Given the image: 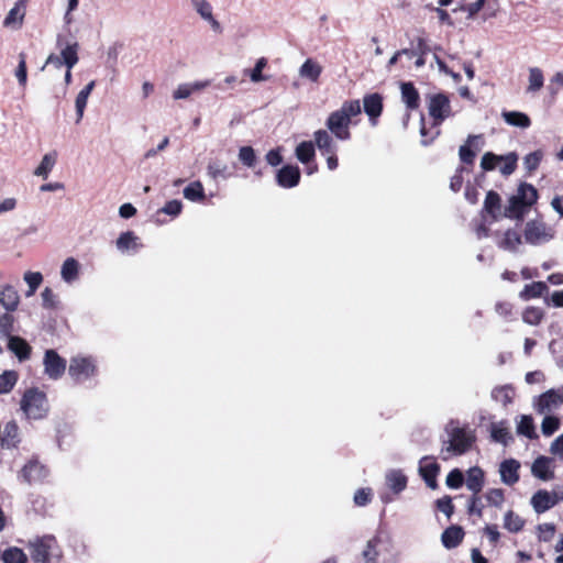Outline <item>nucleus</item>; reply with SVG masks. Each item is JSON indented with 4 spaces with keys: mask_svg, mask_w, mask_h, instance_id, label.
I'll return each instance as SVG.
<instances>
[{
    "mask_svg": "<svg viewBox=\"0 0 563 563\" xmlns=\"http://www.w3.org/2000/svg\"><path fill=\"white\" fill-rule=\"evenodd\" d=\"M543 317V310L538 307H527L522 312V321L529 325H538Z\"/></svg>",
    "mask_w": 563,
    "mask_h": 563,
    "instance_id": "37998d69",
    "label": "nucleus"
},
{
    "mask_svg": "<svg viewBox=\"0 0 563 563\" xmlns=\"http://www.w3.org/2000/svg\"><path fill=\"white\" fill-rule=\"evenodd\" d=\"M528 208H530L527 205H523L522 202L518 201L514 197L509 199L508 207L506 208L505 216L510 219H517L522 220Z\"/></svg>",
    "mask_w": 563,
    "mask_h": 563,
    "instance_id": "58836bf2",
    "label": "nucleus"
},
{
    "mask_svg": "<svg viewBox=\"0 0 563 563\" xmlns=\"http://www.w3.org/2000/svg\"><path fill=\"white\" fill-rule=\"evenodd\" d=\"M4 563H26V555L18 548H10L3 552Z\"/></svg>",
    "mask_w": 563,
    "mask_h": 563,
    "instance_id": "3c124183",
    "label": "nucleus"
},
{
    "mask_svg": "<svg viewBox=\"0 0 563 563\" xmlns=\"http://www.w3.org/2000/svg\"><path fill=\"white\" fill-rule=\"evenodd\" d=\"M386 483L395 494H399L407 486V477L401 471L391 470L386 474Z\"/></svg>",
    "mask_w": 563,
    "mask_h": 563,
    "instance_id": "c756f323",
    "label": "nucleus"
},
{
    "mask_svg": "<svg viewBox=\"0 0 563 563\" xmlns=\"http://www.w3.org/2000/svg\"><path fill=\"white\" fill-rule=\"evenodd\" d=\"M362 112L358 100H347L341 108L331 112L327 119L325 125L329 131L339 140H349L351 137V119Z\"/></svg>",
    "mask_w": 563,
    "mask_h": 563,
    "instance_id": "f257e3e1",
    "label": "nucleus"
},
{
    "mask_svg": "<svg viewBox=\"0 0 563 563\" xmlns=\"http://www.w3.org/2000/svg\"><path fill=\"white\" fill-rule=\"evenodd\" d=\"M560 428V419L554 416H545L541 423V431L544 435H552Z\"/></svg>",
    "mask_w": 563,
    "mask_h": 563,
    "instance_id": "864d4df0",
    "label": "nucleus"
},
{
    "mask_svg": "<svg viewBox=\"0 0 563 563\" xmlns=\"http://www.w3.org/2000/svg\"><path fill=\"white\" fill-rule=\"evenodd\" d=\"M484 4L485 0H476L474 2L461 5L459 10L466 12L468 19H473L483 9Z\"/></svg>",
    "mask_w": 563,
    "mask_h": 563,
    "instance_id": "052dcab7",
    "label": "nucleus"
},
{
    "mask_svg": "<svg viewBox=\"0 0 563 563\" xmlns=\"http://www.w3.org/2000/svg\"><path fill=\"white\" fill-rule=\"evenodd\" d=\"M498 158H499V155H496L494 153L487 152L482 157L481 167L484 170H493L499 164Z\"/></svg>",
    "mask_w": 563,
    "mask_h": 563,
    "instance_id": "680f3d73",
    "label": "nucleus"
},
{
    "mask_svg": "<svg viewBox=\"0 0 563 563\" xmlns=\"http://www.w3.org/2000/svg\"><path fill=\"white\" fill-rule=\"evenodd\" d=\"M14 75L19 81V85L24 88L26 86L27 81V68H26V60L25 55L21 53L19 55V65L14 71Z\"/></svg>",
    "mask_w": 563,
    "mask_h": 563,
    "instance_id": "6e6d98bb",
    "label": "nucleus"
},
{
    "mask_svg": "<svg viewBox=\"0 0 563 563\" xmlns=\"http://www.w3.org/2000/svg\"><path fill=\"white\" fill-rule=\"evenodd\" d=\"M44 372L51 379L60 378L66 371V360L60 357L56 351L47 350L43 360Z\"/></svg>",
    "mask_w": 563,
    "mask_h": 563,
    "instance_id": "0eeeda50",
    "label": "nucleus"
},
{
    "mask_svg": "<svg viewBox=\"0 0 563 563\" xmlns=\"http://www.w3.org/2000/svg\"><path fill=\"white\" fill-rule=\"evenodd\" d=\"M520 463L517 460H505L499 466L500 479L506 485H514L519 481Z\"/></svg>",
    "mask_w": 563,
    "mask_h": 563,
    "instance_id": "2eb2a0df",
    "label": "nucleus"
},
{
    "mask_svg": "<svg viewBox=\"0 0 563 563\" xmlns=\"http://www.w3.org/2000/svg\"><path fill=\"white\" fill-rule=\"evenodd\" d=\"M323 71L322 65L313 58H307L298 69L300 78L311 82H318Z\"/></svg>",
    "mask_w": 563,
    "mask_h": 563,
    "instance_id": "dca6fc26",
    "label": "nucleus"
},
{
    "mask_svg": "<svg viewBox=\"0 0 563 563\" xmlns=\"http://www.w3.org/2000/svg\"><path fill=\"white\" fill-rule=\"evenodd\" d=\"M539 539L544 542L552 540L555 533V527L553 523H542L538 527Z\"/></svg>",
    "mask_w": 563,
    "mask_h": 563,
    "instance_id": "69168bd1",
    "label": "nucleus"
},
{
    "mask_svg": "<svg viewBox=\"0 0 563 563\" xmlns=\"http://www.w3.org/2000/svg\"><path fill=\"white\" fill-rule=\"evenodd\" d=\"M512 197L523 205L531 207L537 202L538 191L532 185L525 183L518 187L517 194Z\"/></svg>",
    "mask_w": 563,
    "mask_h": 563,
    "instance_id": "bb28decb",
    "label": "nucleus"
},
{
    "mask_svg": "<svg viewBox=\"0 0 563 563\" xmlns=\"http://www.w3.org/2000/svg\"><path fill=\"white\" fill-rule=\"evenodd\" d=\"M543 157V153L541 151H534L532 153H529L523 158V165L528 172H533L538 168L541 159Z\"/></svg>",
    "mask_w": 563,
    "mask_h": 563,
    "instance_id": "4d7b16f0",
    "label": "nucleus"
},
{
    "mask_svg": "<svg viewBox=\"0 0 563 563\" xmlns=\"http://www.w3.org/2000/svg\"><path fill=\"white\" fill-rule=\"evenodd\" d=\"M490 434L494 441L503 443L505 445L512 440L511 433L509 432V428L506 421L493 423L490 427Z\"/></svg>",
    "mask_w": 563,
    "mask_h": 563,
    "instance_id": "473e14b6",
    "label": "nucleus"
},
{
    "mask_svg": "<svg viewBox=\"0 0 563 563\" xmlns=\"http://www.w3.org/2000/svg\"><path fill=\"white\" fill-rule=\"evenodd\" d=\"M463 484V474L460 470L455 468L451 471L446 476V485L450 488H459Z\"/></svg>",
    "mask_w": 563,
    "mask_h": 563,
    "instance_id": "0e129e2a",
    "label": "nucleus"
},
{
    "mask_svg": "<svg viewBox=\"0 0 563 563\" xmlns=\"http://www.w3.org/2000/svg\"><path fill=\"white\" fill-rule=\"evenodd\" d=\"M531 474L543 482L554 478V461L544 455L538 456L531 465Z\"/></svg>",
    "mask_w": 563,
    "mask_h": 563,
    "instance_id": "9d476101",
    "label": "nucleus"
},
{
    "mask_svg": "<svg viewBox=\"0 0 563 563\" xmlns=\"http://www.w3.org/2000/svg\"><path fill=\"white\" fill-rule=\"evenodd\" d=\"M401 100L406 107L410 110H415L419 107V92L411 82H402L400 85Z\"/></svg>",
    "mask_w": 563,
    "mask_h": 563,
    "instance_id": "412c9836",
    "label": "nucleus"
},
{
    "mask_svg": "<svg viewBox=\"0 0 563 563\" xmlns=\"http://www.w3.org/2000/svg\"><path fill=\"white\" fill-rule=\"evenodd\" d=\"M95 80H91L89 84L86 85L85 88H82L77 97H76V100H75V109H76V122L79 123L82 118H84V113H85V109H86V106H87V102H88V98L91 93V91L93 90L95 88Z\"/></svg>",
    "mask_w": 563,
    "mask_h": 563,
    "instance_id": "6ab92c4d",
    "label": "nucleus"
},
{
    "mask_svg": "<svg viewBox=\"0 0 563 563\" xmlns=\"http://www.w3.org/2000/svg\"><path fill=\"white\" fill-rule=\"evenodd\" d=\"M27 0H16L3 20V26L19 30L24 21Z\"/></svg>",
    "mask_w": 563,
    "mask_h": 563,
    "instance_id": "9b49d317",
    "label": "nucleus"
},
{
    "mask_svg": "<svg viewBox=\"0 0 563 563\" xmlns=\"http://www.w3.org/2000/svg\"><path fill=\"white\" fill-rule=\"evenodd\" d=\"M521 244V235L518 231L508 229L501 236L500 240L497 241V245L509 252L517 251L518 246Z\"/></svg>",
    "mask_w": 563,
    "mask_h": 563,
    "instance_id": "b1692460",
    "label": "nucleus"
},
{
    "mask_svg": "<svg viewBox=\"0 0 563 563\" xmlns=\"http://www.w3.org/2000/svg\"><path fill=\"white\" fill-rule=\"evenodd\" d=\"M501 115H503L505 122L512 126L527 129L531 124L530 118L523 112L505 111V112H503Z\"/></svg>",
    "mask_w": 563,
    "mask_h": 563,
    "instance_id": "2f4dec72",
    "label": "nucleus"
},
{
    "mask_svg": "<svg viewBox=\"0 0 563 563\" xmlns=\"http://www.w3.org/2000/svg\"><path fill=\"white\" fill-rule=\"evenodd\" d=\"M364 111L369 117L372 124H376V119L383 110V99L378 93L367 95L363 99Z\"/></svg>",
    "mask_w": 563,
    "mask_h": 563,
    "instance_id": "f3484780",
    "label": "nucleus"
},
{
    "mask_svg": "<svg viewBox=\"0 0 563 563\" xmlns=\"http://www.w3.org/2000/svg\"><path fill=\"white\" fill-rule=\"evenodd\" d=\"M137 238L134 235L133 232H124L122 233L118 240H117V247L120 250V251H126L129 249H135L137 247Z\"/></svg>",
    "mask_w": 563,
    "mask_h": 563,
    "instance_id": "8fccbe9b",
    "label": "nucleus"
},
{
    "mask_svg": "<svg viewBox=\"0 0 563 563\" xmlns=\"http://www.w3.org/2000/svg\"><path fill=\"white\" fill-rule=\"evenodd\" d=\"M8 349L11 351L20 361L27 360L31 354V346L29 343L20 338L12 335L8 341Z\"/></svg>",
    "mask_w": 563,
    "mask_h": 563,
    "instance_id": "a211bd4d",
    "label": "nucleus"
},
{
    "mask_svg": "<svg viewBox=\"0 0 563 563\" xmlns=\"http://www.w3.org/2000/svg\"><path fill=\"white\" fill-rule=\"evenodd\" d=\"M267 65V59L265 57H261L257 59L253 69H245L244 73L250 76L252 82H261L267 80V77L263 75V69Z\"/></svg>",
    "mask_w": 563,
    "mask_h": 563,
    "instance_id": "c03bdc74",
    "label": "nucleus"
},
{
    "mask_svg": "<svg viewBox=\"0 0 563 563\" xmlns=\"http://www.w3.org/2000/svg\"><path fill=\"white\" fill-rule=\"evenodd\" d=\"M20 295L10 284L0 286V305L8 312H13L20 305Z\"/></svg>",
    "mask_w": 563,
    "mask_h": 563,
    "instance_id": "ddd939ff",
    "label": "nucleus"
},
{
    "mask_svg": "<svg viewBox=\"0 0 563 563\" xmlns=\"http://www.w3.org/2000/svg\"><path fill=\"white\" fill-rule=\"evenodd\" d=\"M560 501L559 494L556 492H548L540 489L531 497V506L537 514L545 512L547 510L554 507Z\"/></svg>",
    "mask_w": 563,
    "mask_h": 563,
    "instance_id": "1a4fd4ad",
    "label": "nucleus"
},
{
    "mask_svg": "<svg viewBox=\"0 0 563 563\" xmlns=\"http://www.w3.org/2000/svg\"><path fill=\"white\" fill-rule=\"evenodd\" d=\"M464 531L459 526H451L445 529L441 536L443 545L446 549L456 548L463 540Z\"/></svg>",
    "mask_w": 563,
    "mask_h": 563,
    "instance_id": "4be33fe9",
    "label": "nucleus"
},
{
    "mask_svg": "<svg viewBox=\"0 0 563 563\" xmlns=\"http://www.w3.org/2000/svg\"><path fill=\"white\" fill-rule=\"evenodd\" d=\"M504 527L510 532H518L523 527V520L512 511H508L504 518Z\"/></svg>",
    "mask_w": 563,
    "mask_h": 563,
    "instance_id": "09e8293b",
    "label": "nucleus"
},
{
    "mask_svg": "<svg viewBox=\"0 0 563 563\" xmlns=\"http://www.w3.org/2000/svg\"><path fill=\"white\" fill-rule=\"evenodd\" d=\"M314 145L311 141H303L296 147L295 155L302 164H308L314 158Z\"/></svg>",
    "mask_w": 563,
    "mask_h": 563,
    "instance_id": "c9c22d12",
    "label": "nucleus"
},
{
    "mask_svg": "<svg viewBox=\"0 0 563 563\" xmlns=\"http://www.w3.org/2000/svg\"><path fill=\"white\" fill-rule=\"evenodd\" d=\"M55 539L53 537H44L30 542L31 556L35 562L45 563L52 549L55 547Z\"/></svg>",
    "mask_w": 563,
    "mask_h": 563,
    "instance_id": "6e6552de",
    "label": "nucleus"
},
{
    "mask_svg": "<svg viewBox=\"0 0 563 563\" xmlns=\"http://www.w3.org/2000/svg\"><path fill=\"white\" fill-rule=\"evenodd\" d=\"M479 135H470L466 144L462 145L459 151L460 158L463 163L472 164L476 153L471 148L476 141H479Z\"/></svg>",
    "mask_w": 563,
    "mask_h": 563,
    "instance_id": "ea45409f",
    "label": "nucleus"
},
{
    "mask_svg": "<svg viewBox=\"0 0 563 563\" xmlns=\"http://www.w3.org/2000/svg\"><path fill=\"white\" fill-rule=\"evenodd\" d=\"M372 498V489L371 488H361L356 490L354 494V503L357 506H365L371 501Z\"/></svg>",
    "mask_w": 563,
    "mask_h": 563,
    "instance_id": "338daca9",
    "label": "nucleus"
},
{
    "mask_svg": "<svg viewBox=\"0 0 563 563\" xmlns=\"http://www.w3.org/2000/svg\"><path fill=\"white\" fill-rule=\"evenodd\" d=\"M227 170H228L227 164L217 162V161L209 162V164L207 166V173L212 179H217L219 177L225 178Z\"/></svg>",
    "mask_w": 563,
    "mask_h": 563,
    "instance_id": "5fc2aeb1",
    "label": "nucleus"
},
{
    "mask_svg": "<svg viewBox=\"0 0 563 563\" xmlns=\"http://www.w3.org/2000/svg\"><path fill=\"white\" fill-rule=\"evenodd\" d=\"M276 180L283 188H292L299 184L300 170L297 166L286 165L277 172Z\"/></svg>",
    "mask_w": 563,
    "mask_h": 563,
    "instance_id": "4468645a",
    "label": "nucleus"
},
{
    "mask_svg": "<svg viewBox=\"0 0 563 563\" xmlns=\"http://www.w3.org/2000/svg\"><path fill=\"white\" fill-rule=\"evenodd\" d=\"M498 161L499 164L503 163V165L499 167L500 173L504 176H508L511 175L517 167L518 155L514 152L506 155H499Z\"/></svg>",
    "mask_w": 563,
    "mask_h": 563,
    "instance_id": "79ce46f5",
    "label": "nucleus"
},
{
    "mask_svg": "<svg viewBox=\"0 0 563 563\" xmlns=\"http://www.w3.org/2000/svg\"><path fill=\"white\" fill-rule=\"evenodd\" d=\"M517 432L529 439L534 437L533 420L530 416H521L517 426Z\"/></svg>",
    "mask_w": 563,
    "mask_h": 563,
    "instance_id": "de8ad7c7",
    "label": "nucleus"
},
{
    "mask_svg": "<svg viewBox=\"0 0 563 563\" xmlns=\"http://www.w3.org/2000/svg\"><path fill=\"white\" fill-rule=\"evenodd\" d=\"M548 290V286L543 282H534L532 284H528L520 291L519 297L522 300H529L532 298L541 297Z\"/></svg>",
    "mask_w": 563,
    "mask_h": 563,
    "instance_id": "f704fd0d",
    "label": "nucleus"
},
{
    "mask_svg": "<svg viewBox=\"0 0 563 563\" xmlns=\"http://www.w3.org/2000/svg\"><path fill=\"white\" fill-rule=\"evenodd\" d=\"M561 404V394L556 389H549L539 396L534 406L539 413H548L555 410Z\"/></svg>",
    "mask_w": 563,
    "mask_h": 563,
    "instance_id": "f8f14e48",
    "label": "nucleus"
},
{
    "mask_svg": "<svg viewBox=\"0 0 563 563\" xmlns=\"http://www.w3.org/2000/svg\"><path fill=\"white\" fill-rule=\"evenodd\" d=\"M23 280L26 283L27 287L38 288L43 283V275L40 272H25L23 275Z\"/></svg>",
    "mask_w": 563,
    "mask_h": 563,
    "instance_id": "e2e57ef3",
    "label": "nucleus"
},
{
    "mask_svg": "<svg viewBox=\"0 0 563 563\" xmlns=\"http://www.w3.org/2000/svg\"><path fill=\"white\" fill-rule=\"evenodd\" d=\"M514 396H515V390L510 386L496 387L492 391L493 399L503 404V406H507V405L511 404Z\"/></svg>",
    "mask_w": 563,
    "mask_h": 563,
    "instance_id": "a19ab883",
    "label": "nucleus"
},
{
    "mask_svg": "<svg viewBox=\"0 0 563 563\" xmlns=\"http://www.w3.org/2000/svg\"><path fill=\"white\" fill-rule=\"evenodd\" d=\"M439 465L434 462H429L428 457H423L420 461L419 472L427 485L431 488L435 487V477L439 473Z\"/></svg>",
    "mask_w": 563,
    "mask_h": 563,
    "instance_id": "aec40b11",
    "label": "nucleus"
},
{
    "mask_svg": "<svg viewBox=\"0 0 563 563\" xmlns=\"http://www.w3.org/2000/svg\"><path fill=\"white\" fill-rule=\"evenodd\" d=\"M97 371L95 361L88 356H75L70 360L68 373L76 380L81 382L95 376Z\"/></svg>",
    "mask_w": 563,
    "mask_h": 563,
    "instance_id": "39448f33",
    "label": "nucleus"
},
{
    "mask_svg": "<svg viewBox=\"0 0 563 563\" xmlns=\"http://www.w3.org/2000/svg\"><path fill=\"white\" fill-rule=\"evenodd\" d=\"M184 197L190 201H197L205 198L203 187L200 181H192L184 189Z\"/></svg>",
    "mask_w": 563,
    "mask_h": 563,
    "instance_id": "a18cd8bd",
    "label": "nucleus"
},
{
    "mask_svg": "<svg viewBox=\"0 0 563 563\" xmlns=\"http://www.w3.org/2000/svg\"><path fill=\"white\" fill-rule=\"evenodd\" d=\"M62 57L67 68H73L78 63V44L68 43L60 49Z\"/></svg>",
    "mask_w": 563,
    "mask_h": 563,
    "instance_id": "4c0bfd02",
    "label": "nucleus"
},
{
    "mask_svg": "<svg viewBox=\"0 0 563 563\" xmlns=\"http://www.w3.org/2000/svg\"><path fill=\"white\" fill-rule=\"evenodd\" d=\"M428 109L429 114L438 124L451 115L450 100L443 93L431 96L429 99Z\"/></svg>",
    "mask_w": 563,
    "mask_h": 563,
    "instance_id": "423d86ee",
    "label": "nucleus"
},
{
    "mask_svg": "<svg viewBox=\"0 0 563 563\" xmlns=\"http://www.w3.org/2000/svg\"><path fill=\"white\" fill-rule=\"evenodd\" d=\"M79 267L80 265L76 258H66L60 267L62 279L67 284L75 282L79 276Z\"/></svg>",
    "mask_w": 563,
    "mask_h": 563,
    "instance_id": "5701e85b",
    "label": "nucleus"
},
{
    "mask_svg": "<svg viewBox=\"0 0 563 563\" xmlns=\"http://www.w3.org/2000/svg\"><path fill=\"white\" fill-rule=\"evenodd\" d=\"M19 441V427L15 421H9L4 427L2 445L14 448Z\"/></svg>",
    "mask_w": 563,
    "mask_h": 563,
    "instance_id": "e433bc0d",
    "label": "nucleus"
},
{
    "mask_svg": "<svg viewBox=\"0 0 563 563\" xmlns=\"http://www.w3.org/2000/svg\"><path fill=\"white\" fill-rule=\"evenodd\" d=\"M18 374L14 371H5L0 375V395L8 394L14 387Z\"/></svg>",
    "mask_w": 563,
    "mask_h": 563,
    "instance_id": "49530a36",
    "label": "nucleus"
},
{
    "mask_svg": "<svg viewBox=\"0 0 563 563\" xmlns=\"http://www.w3.org/2000/svg\"><path fill=\"white\" fill-rule=\"evenodd\" d=\"M445 431L448 433V441L443 442L441 449V456L443 460H449L452 456L462 455L471 448L474 437L470 430L460 428L457 423L451 421L446 424Z\"/></svg>",
    "mask_w": 563,
    "mask_h": 563,
    "instance_id": "f03ea898",
    "label": "nucleus"
},
{
    "mask_svg": "<svg viewBox=\"0 0 563 563\" xmlns=\"http://www.w3.org/2000/svg\"><path fill=\"white\" fill-rule=\"evenodd\" d=\"M192 5L200 16L206 21H213L212 8L207 0H191Z\"/></svg>",
    "mask_w": 563,
    "mask_h": 563,
    "instance_id": "603ef678",
    "label": "nucleus"
},
{
    "mask_svg": "<svg viewBox=\"0 0 563 563\" xmlns=\"http://www.w3.org/2000/svg\"><path fill=\"white\" fill-rule=\"evenodd\" d=\"M24 479L29 483L40 481L46 476V470L36 461L29 462L22 470Z\"/></svg>",
    "mask_w": 563,
    "mask_h": 563,
    "instance_id": "c85d7f7f",
    "label": "nucleus"
},
{
    "mask_svg": "<svg viewBox=\"0 0 563 563\" xmlns=\"http://www.w3.org/2000/svg\"><path fill=\"white\" fill-rule=\"evenodd\" d=\"M21 409L30 419H42L48 412L46 395L37 388L27 389L21 399Z\"/></svg>",
    "mask_w": 563,
    "mask_h": 563,
    "instance_id": "7ed1b4c3",
    "label": "nucleus"
},
{
    "mask_svg": "<svg viewBox=\"0 0 563 563\" xmlns=\"http://www.w3.org/2000/svg\"><path fill=\"white\" fill-rule=\"evenodd\" d=\"M549 451L554 457L563 461V433L552 441Z\"/></svg>",
    "mask_w": 563,
    "mask_h": 563,
    "instance_id": "774afa93",
    "label": "nucleus"
},
{
    "mask_svg": "<svg viewBox=\"0 0 563 563\" xmlns=\"http://www.w3.org/2000/svg\"><path fill=\"white\" fill-rule=\"evenodd\" d=\"M314 143L322 154H332L335 152V145L332 136L325 130H318L313 134Z\"/></svg>",
    "mask_w": 563,
    "mask_h": 563,
    "instance_id": "cd10ccee",
    "label": "nucleus"
},
{
    "mask_svg": "<svg viewBox=\"0 0 563 563\" xmlns=\"http://www.w3.org/2000/svg\"><path fill=\"white\" fill-rule=\"evenodd\" d=\"M523 236L527 243L540 245L554 238V230L541 220H530L525 225Z\"/></svg>",
    "mask_w": 563,
    "mask_h": 563,
    "instance_id": "20e7f679",
    "label": "nucleus"
},
{
    "mask_svg": "<svg viewBox=\"0 0 563 563\" xmlns=\"http://www.w3.org/2000/svg\"><path fill=\"white\" fill-rule=\"evenodd\" d=\"M239 159L247 167H253L256 162V155L251 146H242L239 151Z\"/></svg>",
    "mask_w": 563,
    "mask_h": 563,
    "instance_id": "13d9d810",
    "label": "nucleus"
},
{
    "mask_svg": "<svg viewBox=\"0 0 563 563\" xmlns=\"http://www.w3.org/2000/svg\"><path fill=\"white\" fill-rule=\"evenodd\" d=\"M56 162H57V153L55 151L46 153L42 157L38 166L34 169L33 174L37 177L46 179L48 177L49 173L52 172V169L54 168Z\"/></svg>",
    "mask_w": 563,
    "mask_h": 563,
    "instance_id": "393cba45",
    "label": "nucleus"
},
{
    "mask_svg": "<svg viewBox=\"0 0 563 563\" xmlns=\"http://www.w3.org/2000/svg\"><path fill=\"white\" fill-rule=\"evenodd\" d=\"M484 484V473L478 467H472L467 472L466 487L474 494L477 495Z\"/></svg>",
    "mask_w": 563,
    "mask_h": 563,
    "instance_id": "7c9ffc66",
    "label": "nucleus"
},
{
    "mask_svg": "<svg viewBox=\"0 0 563 563\" xmlns=\"http://www.w3.org/2000/svg\"><path fill=\"white\" fill-rule=\"evenodd\" d=\"M501 200L496 191L489 190L484 201V211L497 219L500 213Z\"/></svg>",
    "mask_w": 563,
    "mask_h": 563,
    "instance_id": "72a5a7b5",
    "label": "nucleus"
},
{
    "mask_svg": "<svg viewBox=\"0 0 563 563\" xmlns=\"http://www.w3.org/2000/svg\"><path fill=\"white\" fill-rule=\"evenodd\" d=\"M528 73V86L526 88V92L534 95L539 92L544 85L543 71L539 67H530Z\"/></svg>",
    "mask_w": 563,
    "mask_h": 563,
    "instance_id": "a878e982",
    "label": "nucleus"
},
{
    "mask_svg": "<svg viewBox=\"0 0 563 563\" xmlns=\"http://www.w3.org/2000/svg\"><path fill=\"white\" fill-rule=\"evenodd\" d=\"M41 298H42V306L45 309L56 308V306H57L56 295L49 287H46L42 290Z\"/></svg>",
    "mask_w": 563,
    "mask_h": 563,
    "instance_id": "bf43d9fd",
    "label": "nucleus"
}]
</instances>
